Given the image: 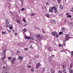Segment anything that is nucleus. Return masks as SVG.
I'll list each match as a JSON object with an SVG mask.
<instances>
[{"label": "nucleus", "mask_w": 73, "mask_h": 73, "mask_svg": "<svg viewBox=\"0 0 73 73\" xmlns=\"http://www.w3.org/2000/svg\"><path fill=\"white\" fill-rule=\"evenodd\" d=\"M58 16H59V17H62V16H63L62 14V13L59 14L58 15Z\"/></svg>", "instance_id": "nucleus-15"}, {"label": "nucleus", "mask_w": 73, "mask_h": 73, "mask_svg": "<svg viewBox=\"0 0 73 73\" xmlns=\"http://www.w3.org/2000/svg\"><path fill=\"white\" fill-rule=\"evenodd\" d=\"M51 22L52 24H56V21L54 20H51Z\"/></svg>", "instance_id": "nucleus-7"}, {"label": "nucleus", "mask_w": 73, "mask_h": 73, "mask_svg": "<svg viewBox=\"0 0 73 73\" xmlns=\"http://www.w3.org/2000/svg\"><path fill=\"white\" fill-rule=\"evenodd\" d=\"M5 73H9V72H6Z\"/></svg>", "instance_id": "nucleus-58"}, {"label": "nucleus", "mask_w": 73, "mask_h": 73, "mask_svg": "<svg viewBox=\"0 0 73 73\" xmlns=\"http://www.w3.org/2000/svg\"><path fill=\"white\" fill-rule=\"evenodd\" d=\"M16 60V58H13L11 60V63L12 64H13L15 63V62L14 61H15Z\"/></svg>", "instance_id": "nucleus-8"}, {"label": "nucleus", "mask_w": 73, "mask_h": 73, "mask_svg": "<svg viewBox=\"0 0 73 73\" xmlns=\"http://www.w3.org/2000/svg\"><path fill=\"white\" fill-rule=\"evenodd\" d=\"M43 33H45V31H43Z\"/></svg>", "instance_id": "nucleus-59"}, {"label": "nucleus", "mask_w": 73, "mask_h": 73, "mask_svg": "<svg viewBox=\"0 0 73 73\" xmlns=\"http://www.w3.org/2000/svg\"><path fill=\"white\" fill-rule=\"evenodd\" d=\"M18 34V33H15V36H16V35H17Z\"/></svg>", "instance_id": "nucleus-54"}, {"label": "nucleus", "mask_w": 73, "mask_h": 73, "mask_svg": "<svg viewBox=\"0 0 73 73\" xmlns=\"http://www.w3.org/2000/svg\"><path fill=\"white\" fill-rule=\"evenodd\" d=\"M5 58H6V56H4L3 58H2L1 59L2 60H4V59Z\"/></svg>", "instance_id": "nucleus-20"}, {"label": "nucleus", "mask_w": 73, "mask_h": 73, "mask_svg": "<svg viewBox=\"0 0 73 73\" xmlns=\"http://www.w3.org/2000/svg\"><path fill=\"white\" fill-rule=\"evenodd\" d=\"M70 66L71 68H72V67L73 66L72 65V64H70Z\"/></svg>", "instance_id": "nucleus-44"}, {"label": "nucleus", "mask_w": 73, "mask_h": 73, "mask_svg": "<svg viewBox=\"0 0 73 73\" xmlns=\"http://www.w3.org/2000/svg\"><path fill=\"white\" fill-rule=\"evenodd\" d=\"M62 29L63 32H65V28H64V27H62Z\"/></svg>", "instance_id": "nucleus-14"}, {"label": "nucleus", "mask_w": 73, "mask_h": 73, "mask_svg": "<svg viewBox=\"0 0 73 73\" xmlns=\"http://www.w3.org/2000/svg\"><path fill=\"white\" fill-rule=\"evenodd\" d=\"M65 43H66V40H64L63 41V44L64 46H65Z\"/></svg>", "instance_id": "nucleus-22"}, {"label": "nucleus", "mask_w": 73, "mask_h": 73, "mask_svg": "<svg viewBox=\"0 0 73 73\" xmlns=\"http://www.w3.org/2000/svg\"><path fill=\"white\" fill-rule=\"evenodd\" d=\"M56 37H58V35L56 34Z\"/></svg>", "instance_id": "nucleus-53"}, {"label": "nucleus", "mask_w": 73, "mask_h": 73, "mask_svg": "<svg viewBox=\"0 0 73 73\" xmlns=\"http://www.w3.org/2000/svg\"><path fill=\"white\" fill-rule=\"evenodd\" d=\"M45 69H44V68H43L42 69L41 71L42 72H45Z\"/></svg>", "instance_id": "nucleus-36"}, {"label": "nucleus", "mask_w": 73, "mask_h": 73, "mask_svg": "<svg viewBox=\"0 0 73 73\" xmlns=\"http://www.w3.org/2000/svg\"><path fill=\"white\" fill-rule=\"evenodd\" d=\"M64 65H63V67H64Z\"/></svg>", "instance_id": "nucleus-61"}, {"label": "nucleus", "mask_w": 73, "mask_h": 73, "mask_svg": "<svg viewBox=\"0 0 73 73\" xmlns=\"http://www.w3.org/2000/svg\"><path fill=\"white\" fill-rule=\"evenodd\" d=\"M6 27H8L9 26V22H8V19H6Z\"/></svg>", "instance_id": "nucleus-4"}, {"label": "nucleus", "mask_w": 73, "mask_h": 73, "mask_svg": "<svg viewBox=\"0 0 73 73\" xmlns=\"http://www.w3.org/2000/svg\"><path fill=\"white\" fill-rule=\"evenodd\" d=\"M53 1H56V0H53Z\"/></svg>", "instance_id": "nucleus-57"}, {"label": "nucleus", "mask_w": 73, "mask_h": 73, "mask_svg": "<svg viewBox=\"0 0 73 73\" xmlns=\"http://www.w3.org/2000/svg\"><path fill=\"white\" fill-rule=\"evenodd\" d=\"M56 33H57V32L56 31L52 32V35H53V36H54Z\"/></svg>", "instance_id": "nucleus-13"}, {"label": "nucleus", "mask_w": 73, "mask_h": 73, "mask_svg": "<svg viewBox=\"0 0 73 73\" xmlns=\"http://www.w3.org/2000/svg\"><path fill=\"white\" fill-rule=\"evenodd\" d=\"M71 55H72V56H73V51H71Z\"/></svg>", "instance_id": "nucleus-51"}, {"label": "nucleus", "mask_w": 73, "mask_h": 73, "mask_svg": "<svg viewBox=\"0 0 73 73\" xmlns=\"http://www.w3.org/2000/svg\"><path fill=\"white\" fill-rule=\"evenodd\" d=\"M59 35H61V34H62V35L63 34L62 33V31L60 32L59 33Z\"/></svg>", "instance_id": "nucleus-42"}, {"label": "nucleus", "mask_w": 73, "mask_h": 73, "mask_svg": "<svg viewBox=\"0 0 73 73\" xmlns=\"http://www.w3.org/2000/svg\"><path fill=\"white\" fill-rule=\"evenodd\" d=\"M34 29H37V27H36V26H34Z\"/></svg>", "instance_id": "nucleus-48"}, {"label": "nucleus", "mask_w": 73, "mask_h": 73, "mask_svg": "<svg viewBox=\"0 0 73 73\" xmlns=\"http://www.w3.org/2000/svg\"><path fill=\"white\" fill-rule=\"evenodd\" d=\"M10 13H11V15H13V13L11 11H10Z\"/></svg>", "instance_id": "nucleus-49"}, {"label": "nucleus", "mask_w": 73, "mask_h": 73, "mask_svg": "<svg viewBox=\"0 0 73 73\" xmlns=\"http://www.w3.org/2000/svg\"><path fill=\"white\" fill-rule=\"evenodd\" d=\"M52 13H53V11H52Z\"/></svg>", "instance_id": "nucleus-62"}, {"label": "nucleus", "mask_w": 73, "mask_h": 73, "mask_svg": "<svg viewBox=\"0 0 73 73\" xmlns=\"http://www.w3.org/2000/svg\"><path fill=\"white\" fill-rule=\"evenodd\" d=\"M9 28L11 30H12L13 29V27L12 26L9 27Z\"/></svg>", "instance_id": "nucleus-27"}, {"label": "nucleus", "mask_w": 73, "mask_h": 73, "mask_svg": "<svg viewBox=\"0 0 73 73\" xmlns=\"http://www.w3.org/2000/svg\"><path fill=\"white\" fill-rule=\"evenodd\" d=\"M25 50H28V48H25Z\"/></svg>", "instance_id": "nucleus-52"}, {"label": "nucleus", "mask_w": 73, "mask_h": 73, "mask_svg": "<svg viewBox=\"0 0 73 73\" xmlns=\"http://www.w3.org/2000/svg\"><path fill=\"white\" fill-rule=\"evenodd\" d=\"M27 67H28V68H32V66H28Z\"/></svg>", "instance_id": "nucleus-43"}, {"label": "nucleus", "mask_w": 73, "mask_h": 73, "mask_svg": "<svg viewBox=\"0 0 73 73\" xmlns=\"http://www.w3.org/2000/svg\"><path fill=\"white\" fill-rule=\"evenodd\" d=\"M31 70V71H32V72H34L35 71V70H34V68H32Z\"/></svg>", "instance_id": "nucleus-37"}, {"label": "nucleus", "mask_w": 73, "mask_h": 73, "mask_svg": "<svg viewBox=\"0 0 73 73\" xmlns=\"http://www.w3.org/2000/svg\"><path fill=\"white\" fill-rule=\"evenodd\" d=\"M65 69H66V68H64L63 72L64 73H67L65 71Z\"/></svg>", "instance_id": "nucleus-25"}, {"label": "nucleus", "mask_w": 73, "mask_h": 73, "mask_svg": "<svg viewBox=\"0 0 73 73\" xmlns=\"http://www.w3.org/2000/svg\"><path fill=\"white\" fill-rule=\"evenodd\" d=\"M49 4V2H47L46 3V5H48V4Z\"/></svg>", "instance_id": "nucleus-47"}, {"label": "nucleus", "mask_w": 73, "mask_h": 73, "mask_svg": "<svg viewBox=\"0 0 73 73\" xmlns=\"http://www.w3.org/2000/svg\"><path fill=\"white\" fill-rule=\"evenodd\" d=\"M6 52H5V50H4V52L3 53V54L4 56H5L6 55Z\"/></svg>", "instance_id": "nucleus-18"}, {"label": "nucleus", "mask_w": 73, "mask_h": 73, "mask_svg": "<svg viewBox=\"0 0 73 73\" xmlns=\"http://www.w3.org/2000/svg\"><path fill=\"white\" fill-rule=\"evenodd\" d=\"M19 60H21L22 59V57H21V56H19Z\"/></svg>", "instance_id": "nucleus-39"}, {"label": "nucleus", "mask_w": 73, "mask_h": 73, "mask_svg": "<svg viewBox=\"0 0 73 73\" xmlns=\"http://www.w3.org/2000/svg\"><path fill=\"white\" fill-rule=\"evenodd\" d=\"M70 11H71V12H73V7L72 8V9L70 10Z\"/></svg>", "instance_id": "nucleus-50"}, {"label": "nucleus", "mask_w": 73, "mask_h": 73, "mask_svg": "<svg viewBox=\"0 0 73 73\" xmlns=\"http://www.w3.org/2000/svg\"><path fill=\"white\" fill-rule=\"evenodd\" d=\"M45 16H46L47 17H48V18L50 17V14H49L46 13L45 14Z\"/></svg>", "instance_id": "nucleus-9"}, {"label": "nucleus", "mask_w": 73, "mask_h": 73, "mask_svg": "<svg viewBox=\"0 0 73 73\" xmlns=\"http://www.w3.org/2000/svg\"><path fill=\"white\" fill-rule=\"evenodd\" d=\"M25 39H30L29 37H27V35H25Z\"/></svg>", "instance_id": "nucleus-19"}, {"label": "nucleus", "mask_w": 73, "mask_h": 73, "mask_svg": "<svg viewBox=\"0 0 73 73\" xmlns=\"http://www.w3.org/2000/svg\"><path fill=\"white\" fill-rule=\"evenodd\" d=\"M54 55H52L51 56V58H54Z\"/></svg>", "instance_id": "nucleus-35"}, {"label": "nucleus", "mask_w": 73, "mask_h": 73, "mask_svg": "<svg viewBox=\"0 0 73 73\" xmlns=\"http://www.w3.org/2000/svg\"><path fill=\"white\" fill-rule=\"evenodd\" d=\"M29 39L30 40H33V37H29Z\"/></svg>", "instance_id": "nucleus-23"}, {"label": "nucleus", "mask_w": 73, "mask_h": 73, "mask_svg": "<svg viewBox=\"0 0 73 73\" xmlns=\"http://www.w3.org/2000/svg\"><path fill=\"white\" fill-rule=\"evenodd\" d=\"M66 36L65 37V40L66 41H68L69 40V39L70 38V37L69 36V35H66Z\"/></svg>", "instance_id": "nucleus-2"}, {"label": "nucleus", "mask_w": 73, "mask_h": 73, "mask_svg": "<svg viewBox=\"0 0 73 73\" xmlns=\"http://www.w3.org/2000/svg\"><path fill=\"white\" fill-rule=\"evenodd\" d=\"M17 55H19L20 54V51H17Z\"/></svg>", "instance_id": "nucleus-21"}, {"label": "nucleus", "mask_w": 73, "mask_h": 73, "mask_svg": "<svg viewBox=\"0 0 73 73\" xmlns=\"http://www.w3.org/2000/svg\"><path fill=\"white\" fill-rule=\"evenodd\" d=\"M27 23H24V26L25 27H26V26H27Z\"/></svg>", "instance_id": "nucleus-24"}, {"label": "nucleus", "mask_w": 73, "mask_h": 73, "mask_svg": "<svg viewBox=\"0 0 73 73\" xmlns=\"http://www.w3.org/2000/svg\"><path fill=\"white\" fill-rule=\"evenodd\" d=\"M70 14L69 13H67L66 14V16H67L69 15Z\"/></svg>", "instance_id": "nucleus-46"}, {"label": "nucleus", "mask_w": 73, "mask_h": 73, "mask_svg": "<svg viewBox=\"0 0 73 73\" xmlns=\"http://www.w3.org/2000/svg\"><path fill=\"white\" fill-rule=\"evenodd\" d=\"M2 34H5V33H6V31H5V32L2 31Z\"/></svg>", "instance_id": "nucleus-38"}, {"label": "nucleus", "mask_w": 73, "mask_h": 73, "mask_svg": "<svg viewBox=\"0 0 73 73\" xmlns=\"http://www.w3.org/2000/svg\"><path fill=\"white\" fill-rule=\"evenodd\" d=\"M67 17H70V18H71V17H72V16L70 15H68L67 16Z\"/></svg>", "instance_id": "nucleus-29"}, {"label": "nucleus", "mask_w": 73, "mask_h": 73, "mask_svg": "<svg viewBox=\"0 0 73 73\" xmlns=\"http://www.w3.org/2000/svg\"><path fill=\"white\" fill-rule=\"evenodd\" d=\"M7 31H8V32H10V33H11V31L9 30H8Z\"/></svg>", "instance_id": "nucleus-55"}, {"label": "nucleus", "mask_w": 73, "mask_h": 73, "mask_svg": "<svg viewBox=\"0 0 73 73\" xmlns=\"http://www.w3.org/2000/svg\"><path fill=\"white\" fill-rule=\"evenodd\" d=\"M44 8H46V7L45 6H44Z\"/></svg>", "instance_id": "nucleus-63"}, {"label": "nucleus", "mask_w": 73, "mask_h": 73, "mask_svg": "<svg viewBox=\"0 0 73 73\" xmlns=\"http://www.w3.org/2000/svg\"><path fill=\"white\" fill-rule=\"evenodd\" d=\"M25 10V9L24 8H23V9H21V11H24Z\"/></svg>", "instance_id": "nucleus-40"}, {"label": "nucleus", "mask_w": 73, "mask_h": 73, "mask_svg": "<svg viewBox=\"0 0 73 73\" xmlns=\"http://www.w3.org/2000/svg\"><path fill=\"white\" fill-rule=\"evenodd\" d=\"M70 73H73V70H69Z\"/></svg>", "instance_id": "nucleus-33"}, {"label": "nucleus", "mask_w": 73, "mask_h": 73, "mask_svg": "<svg viewBox=\"0 0 73 73\" xmlns=\"http://www.w3.org/2000/svg\"><path fill=\"white\" fill-rule=\"evenodd\" d=\"M3 69H5V66H3Z\"/></svg>", "instance_id": "nucleus-56"}, {"label": "nucleus", "mask_w": 73, "mask_h": 73, "mask_svg": "<svg viewBox=\"0 0 73 73\" xmlns=\"http://www.w3.org/2000/svg\"><path fill=\"white\" fill-rule=\"evenodd\" d=\"M36 38L38 40H40L42 38V36L40 35H38L36 36Z\"/></svg>", "instance_id": "nucleus-3"}, {"label": "nucleus", "mask_w": 73, "mask_h": 73, "mask_svg": "<svg viewBox=\"0 0 73 73\" xmlns=\"http://www.w3.org/2000/svg\"><path fill=\"white\" fill-rule=\"evenodd\" d=\"M8 60H11L12 59V57H8Z\"/></svg>", "instance_id": "nucleus-26"}, {"label": "nucleus", "mask_w": 73, "mask_h": 73, "mask_svg": "<svg viewBox=\"0 0 73 73\" xmlns=\"http://www.w3.org/2000/svg\"><path fill=\"white\" fill-rule=\"evenodd\" d=\"M47 49L48 50V51H49V52H52V51L53 50V48H52L51 47H49V48H48Z\"/></svg>", "instance_id": "nucleus-5"}, {"label": "nucleus", "mask_w": 73, "mask_h": 73, "mask_svg": "<svg viewBox=\"0 0 73 73\" xmlns=\"http://www.w3.org/2000/svg\"><path fill=\"white\" fill-rule=\"evenodd\" d=\"M57 1L58 3H61V0H57Z\"/></svg>", "instance_id": "nucleus-34"}, {"label": "nucleus", "mask_w": 73, "mask_h": 73, "mask_svg": "<svg viewBox=\"0 0 73 73\" xmlns=\"http://www.w3.org/2000/svg\"><path fill=\"white\" fill-rule=\"evenodd\" d=\"M58 73H62V71L59 70L58 72Z\"/></svg>", "instance_id": "nucleus-28"}, {"label": "nucleus", "mask_w": 73, "mask_h": 73, "mask_svg": "<svg viewBox=\"0 0 73 73\" xmlns=\"http://www.w3.org/2000/svg\"><path fill=\"white\" fill-rule=\"evenodd\" d=\"M26 31H27V29H23V32L24 33H25V32H26Z\"/></svg>", "instance_id": "nucleus-31"}, {"label": "nucleus", "mask_w": 73, "mask_h": 73, "mask_svg": "<svg viewBox=\"0 0 73 73\" xmlns=\"http://www.w3.org/2000/svg\"><path fill=\"white\" fill-rule=\"evenodd\" d=\"M21 1H22V0H20Z\"/></svg>", "instance_id": "nucleus-64"}, {"label": "nucleus", "mask_w": 73, "mask_h": 73, "mask_svg": "<svg viewBox=\"0 0 73 73\" xmlns=\"http://www.w3.org/2000/svg\"><path fill=\"white\" fill-rule=\"evenodd\" d=\"M62 46V44H59V47H61V46Z\"/></svg>", "instance_id": "nucleus-45"}, {"label": "nucleus", "mask_w": 73, "mask_h": 73, "mask_svg": "<svg viewBox=\"0 0 73 73\" xmlns=\"http://www.w3.org/2000/svg\"><path fill=\"white\" fill-rule=\"evenodd\" d=\"M36 68H39V66H41V64H40V63L39 62H38V63H37L36 64Z\"/></svg>", "instance_id": "nucleus-6"}, {"label": "nucleus", "mask_w": 73, "mask_h": 73, "mask_svg": "<svg viewBox=\"0 0 73 73\" xmlns=\"http://www.w3.org/2000/svg\"><path fill=\"white\" fill-rule=\"evenodd\" d=\"M53 9H54V11L55 13H56V14H57V13H58V11H57V8L54 6H53V7H52L50 8L49 9V12H52Z\"/></svg>", "instance_id": "nucleus-1"}, {"label": "nucleus", "mask_w": 73, "mask_h": 73, "mask_svg": "<svg viewBox=\"0 0 73 73\" xmlns=\"http://www.w3.org/2000/svg\"><path fill=\"white\" fill-rule=\"evenodd\" d=\"M63 8H64V6H63V5H60V9H63Z\"/></svg>", "instance_id": "nucleus-12"}, {"label": "nucleus", "mask_w": 73, "mask_h": 73, "mask_svg": "<svg viewBox=\"0 0 73 73\" xmlns=\"http://www.w3.org/2000/svg\"><path fill=\"white\" fill-rule=\"evenodd\" d=\"M50 72L52 73H54L55 72V70L53 68H51L50 70Z\"/></svg>", "instance_id": "nucleus-10"}, {"label": "nucleus", "mask_w": 73, "mask_h": 73, "mask_svg": "<svg viewBox=\"0 0 73 73\" xmlns=\"http://www.w3.org/2000/svg\"><path fill=\"white\" fill-rule=\"evenodd\" d=\"M42 31H44V29H42Z\"/></svg>", "instance_id": "nucleus-60"}, {"label": "nucleus", "mask_w": 73, "mask_h": 73, "mask_svg": "<svg viewBox=\"0 0 73 73\" xmlns=\"http://www.w3.org/2000/svg\"><path fill=\"white\" fill-rule=\"evenodd\" d=\"M17 22L18 24H20V21L19 20H17Z\"/></svg>", "instance_id": "nucleus-30"}, {"label": "nucleus", "mask_w": 73, "mask_h": 73, "mask_svg": "<svg viewBox=\"0 0 73 73\" xmlns=\"http://www.w3.org/2000/svg\"><path fill=\"white\" fill-rule=\"evenodd\" d=\"M29 48H32V49H33V47H32V45L29 44Z\"/></svg>", "instance_id": "nucleus-16"}, {"label": "nucleus", "mask_w": 73, "mask_h": 73, "mask_svg": "<svg viewBox=\"0 0 73 73\" xmlns=\"http://www.w3.org/2000/svg\"><path fill=\"white\" fill-rule=\"evenodd\" d=\"M35 15V13H33L31 14V16H34Z\"/></svg>", "instance_id": "nucleus-41"}, {"label": "nucleus", "mask_w": 73, "mask_h": 73, "mask_svg": "<svg viewBox=\"0 0 73 73\" xmlns=\"http://www.w3.org/2000/svg\"><path fill=\"white\" fill-rule=\"evenodd\" d=\"M23 21H24V23H26V21H25V18H23Z\"/></svg>", "instance_id": "nucleus-32"}, {"label": "nucleus", "mask_w": 73, "mask_h": 73, "mask_svg": "<svg viewBox=\"0 0 73 73\" xmlns=\"http://www.w3.org/2000/svg\"><path fill=\"white\" fill-rule=\"evenodd\" d=\"M5 69L6 70H9V68L8 67H7L5 68Z\"/></svg>", "instance_id": "nucleus-17"}, {"label": "nucleus", "mask_w": 73, "mask_h": 73, "mask_svg": "<svg viewBox=\"0 0 73 73\" xmlns=\"http://www.w3.org/2000/svg\"><path fill=\"white\" fill-rule=\"evenodd\" d=\"M19 46H24V44L19 43Z\"/></svg>", "instance_id": "nucleus-11"}]
</instances>
